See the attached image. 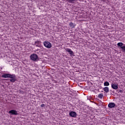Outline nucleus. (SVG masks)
I'll use <instances>...</instances> for the list:
<instances>
[{
  "instance_id": "obj_1",
  "label": "nucleus",
  "mask_w": 125,
  "mask_h": 125,
  "mask_svg": "<svg viewBox=\"0 0 125 125\" xmlns=\"http://www.w3.org/2000/svg\"><path fill=\"white\" fill-rule=\"evenodd\" d=\"M43 44L45 47H46L47 48H51V46H52L51 43L48 42H44Z\"/></svg>"
},
{
  "instance_id": "obj_2",
  "label": "nucleus",
  "mask_w": 125,
  "mask_h": 125,
  "mask_svg": "<svg viewBox=\"0 0 125 125\" xmlns=\"http://www.w3.org/2000/svg\"><path fill=\"white\" fill-rule=\"evenodd\" d=\"M2 78H14V75L4 74L2 75Z\"/></svg>"
},
{
  "instance_id": "obj_3",
  "label": "nucleus",
  "mask_w": 125,
  "mask_h": 125,
  "mask_svg": "<svg viewBox=\"0 0 125 125\" xmlns=\"http://www.w3.org/2000/svg\"><path fill=\"white\" fill-rule=\"evenodd\" d=\"M30 58L33 61H36V60H37V59H38V56L37 55L34 54L31 55Z\"/></svg>"
},
{
  "instance_id": "obj_4",
  "label": "nucleus",
  "mask_w": 125,
  "mask_h": 125,
  "mask_svg": "<svg viewBox=\"0 0 125 125\" xmlns=\"http://www.w3.org/2000/svg\"><path fill=\"white\" fill-rule=\"evenodd\" d=\"M65 50H66V51H67V52H69V54H70V55L71 56H74V52L70 49L66 48V49H65Z\"/></svg>"
},
{
  "instance_id": "obj_5",
  "label": "nucleus",
  "mask_w": 125,
  "mask_h": 125,
  "mask_svg": "<svg viewBox=\"0 0 125 125\" xmlns=\"http://www.w3.org/2000/svg\"><path fill=\"white\" fill-rule=\"evenodd\" d=\"M9 114L11 115H17V111L14 110H12L9 112Z\"/></svg>"
},
{
  "instance_id": "obj_6",
  "label": "nucleus",
  "mask_w": 125,
  "mask_h": 125,
  "mask_svg": "<svg viewBox=\"0 0 125 125\" xmlns=\"http://www.w3.org/2000/svg\"><path fill=\"white\" fill-rule=\"evenodd\" d=\"M70 116V117H73V118L76 117V116H77V114L76 113V112H74V111H72L69 113Z\"/></svg>"
},
{
  "instance_id": "obj_7",
  "label": "nucleus",
  "mask_w": 125,
  "mask_h": 125,
  "mask_svg": "<svg viewBox=\"0 0 125 125\" xmlns=\"http://www.w3.org/2000/svg\"><path fill=\"white\" fill-rule=\"evenodd\" d=\"M111 87L113 89H118V84L113 83L111 84Z\"/></svg>"
},
{
  "instance_id": "obj_8",
  "label": "nucleus",
  "mask_w": 125,
  "mask_h": 125,
  "mask_svg": "<svg viewBox=\"0 0 125 125\" xmlns=\"http://www.w3.org/2000/svg\"><path fill=\"white\" fill-rule=\"evenodd\" d=\"M115 104H114V103H111L108 104V107L109 108H114L115 107Z\"/></svg>"
},
{
  "instance_id": "obj_9",
  "label": "nucleus",
  "mask_w": 125,
  "mask_h": 125,
  "mask_svg": "<svg viewBox=\"0 0 125 125\" xmlns=\"http://www.w3.org/2000/svg\"><path fill=\"white\" fill-rule=\"evenodd\" d=\"M104 90L105 91V92H109V88L108 87H105L104 88Z\"/></svg>"
},
{
  "instance_id": "obj_10",
  "label": "nucleus",
  "mask_w": 125,
  "mask_h": 125,
  "mask_svg": "<svg viewBox=\"0 0 125 125\" xmlns=\"http://www.w3.org/2000/svg\"><path fill=\"white\" fill-rule=\"evenodd\" d=\"M11 79L10 80V82H12V83H14V82H15L16 81V79H15V75H14V77L13 78H10Z\"/></svg>"
},
{
  "instance_id": "obj_11",
  "label": "nucleus",
  "mask_w": 125,
  "mask_h": 125,
  "mask_svg": "<svg viewBox=\"0 0 125 125\" xmlns=\"http://www.w3.org/2000/svg\"><path fill=\"white\" fill-rule=\"evenodd\" d=\"M110 84L108 83V82H104V86H109V85Z\"/></svg>"
},
{
  "instance_id": "obj_12",
  "label": "nucleus",
  "mask_w": 125,
  "mask_h": 125,
  "mask_svg": "<svg viewBox=\"0 0 125 125\" xmlns=\"http://www.w3.org/2000/svg\"><path fill=\"white\" fill-rule=\"evenodd\" d=\"M117 45H118V46H121V47L122 48V46H123V45H124V43H122V42H119Z\"/></svg>"
},
{
  "instance_id": "obj_13",
  "label": "nucleus",
  "mask_w": 125,
  "mask_h": 125,
  "mask_svg": "<svg viewBox=\"0 0 125 125\" xmlns=\"http://www.w3.org/2000/svg\"><path fill=\"white\" fill-rule=\"evenodd\" d=\"M69 26H70V27H71V28H74V27H75V25H74V24H73V23H70L69 24Z\"/></svg>"
},
{
  "instance_id": "obj_14",
  "label": "nucleus",
  "mask_w": 125,
  "mask_h": 125,
  "mask_svg": "<svg viewBox=\"0 0 125 125\" xmlns=\"http://www.w3.org/2000/svg\"><path fill=\"white\" fill-rule=\"evenodd\" d=\"M99 98H102V97H103V95L100 94L99 95Z\"/></svg>"
},
{
  "instance_id": "obj_15",
  "label": "nucleus",
  "mask_w": 125,
  "mask_h": 125,
  "mask_svg": "<svg viewBox=\"0 0 125 125\" xmlns=\"http://www.w3.org/2000/svg\"><path fill=\"white\" fill-rule=\"evenodd\" d=\"M41 107H44V104H42Z\"/></svg>"
},
{
  "instance_id": "obj_16",
  "label": "nucleus",
  "mask_w": 125,
  "mask_h": 125,
  "mask_svg": "<svg viewBox=\"0 0 125 125\" xmlns=\"http://www.w3.org/2000/svg\"><path fill=\"white\" fill-rule=\"evenodd\" d=\"M36 45L38 46V45L37 44V42H36Z\"/></svg>"
},
{
  "instance_id": "obj_17",
  "label": "nucleus",
  "mask_w": 125,
  "mask_h": 125,
  "mask_svg": "<svg viewBox=\"0 0 125 125\" xmlns=\"http://www.w3.org/2000/svg\"><path fill=\"white\" fill-rule=\"evenodd\" d=\"M38 43H40V42H38Z\"/></svg>"
}]
</instances>
